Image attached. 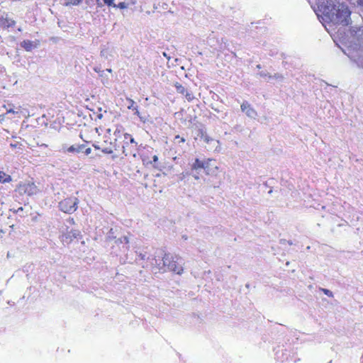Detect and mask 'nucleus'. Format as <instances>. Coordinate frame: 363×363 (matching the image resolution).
Wrapping results in <instances>:
<instances>
[{"instance_id": "nucleus-1", "label": "nucleus", "mask_w": 363, "mask_h": 363, "mask_svg": "<svg viewBox=\"0 0 363 363\" xmlns=\"http://www.w3.org/2000/svg\"><path fill=\"white\" fill-rule=\"evenodd\" d=\"M316 14L328 32L331 35H334L342 44L343 47L339 45L342 50L345 47L339 35L348 34L353 26H362V25L355 24L348 29L345 27L351 20V11L348 6L340 0H319Z\"/></svg>"}, {"instance_id": "nucleus-2", "label": "nucleus", "mask_w": 363, "mask_h": 363, "mask_svg": "<svg viewBox=\"0 0 363 363\" xmlns=\"http://www.w3.org/2000/svg\"><path fill=\"white\" fill-rule=\"evenodd\" d=\"M339 36L345 47L342 52L359 67L363 68V26H353L348 34Z\"/></svg>"}, {"instance_id": "nucleus-3", "label": "nucleus", "mask_w": 363, "mask_h": 363, "mask_svg": "<svg viewBox=\"0 0 363 363\" xmlns=\"http://www.w3.org/2000/svg\"><path fill=\"white\" fill-rule=\"evenodd\" d=\"M180 259L170 255H165L162 259L163 267H167L168 270L174 272L177 274H181L183 272V267Z\"/></svg>"}, {"instance_id": "nucleus-4", "label": "nucleus", "mask_w": 363, "mask_h": 363, "mask_svg": "<svg viewBox=\"0 0 363 363\" xmlns=\"http://www.w3.org/2000/svg\"><path fill=\"white\" fill-rule=\"evenodd\" d=\"M124 139L125 140H129L130 143V147H128L129 143L128 141L124 143L123 145V153L125 155H132L133 157H135L137 155V145L138 143L135 142L134 138L128 133L124 134Z\"/></svg>"}, {"instance_id": "nucleus-5", "label": "nucleus", "mask_w": 363, "mask_h": 363, "mask_svg": "<svg viewBox=\"0 0 363 363\" xmlns=\"http://www.w3.org/2000/svg\"><path fill=\"white\" fill-rule=\"evenodd\" d=\"M78 199L75 197H70L64 199L59 203L60 209L67 213H72L77 208Z\"/></svg>"}, {"instance_id": "nucleus-6", "label": "nucleus", "mask_w": 363, "mask_h": 363, "mask_svg": "<svg viewBox=\"0 0 363 363\" xmlns=\"http://www.w3.org/2000/svg\"><path fill=\"white\" fill-rule=\"evenodd\" d=\"M203 169L207 175L216 176L219 168L215 160L208 159L205 160Z\"/></svg>"}, {"instance_id": "nucleus-7", "label": "nucleus", "mask_w": 363, "mask_h": 363, "mask_svg": "<svg viewBox=\"0 0 363 363\" xmlns=\"http://www.w3.org/2000/svg\"><path fill=\"white\" fill-rule=\"evenodd\" d=\"M37 190L36 186L33 182H24L18 186V191L21 193L27 194L28 195L36 194Z\"/></svg>"}, {"instance_id": "nucleus-8", "label": "nucleus", "mask_w": 363, "mask_h": 363, "mask_svg": "<svg viewBox=\"0 0 363 363\" xmlns=\"http://www.w3.org/2000/svg\"><path fill=\"white\" fill-rule=\"evenodd\" d=\"M82 237L81 233L78 230H71L64 233L61 237L62 242L65 244L70 243L74 239H78Z\"/></svg>"}, {"instance_id": "nucleus-9", "label": "nucleus", "mask_w": 363, "mask_h": 363, "mask_svg": "<svg viewBox=\"0 0 363 363\" xmlns=\"http://www.w3.org/2000/svg\"><path fill=\"white\" fill-rule=\"evenodd\" d=\"M129 240L127 236H122L121 238H117L115 240V245L117 246L120 251L123 253H126L129 250ZM113 246V247H114Z\"/></svg>"}, {"instance_id": "nucleus-10", "label": "nucleus", "mask_w": 363, "mask_h": 363, "mask_svg": "<svg viewBox=\"0 0 363 363\" xmlns=\"http://www.w3.org/2000/svg\"><path fill=\"white\" fill-rule=\"evenodd\" d=\"M39 45L40 41L38 40H25L21 43V48H23L27 52H30L33 50L38 48Z\"/></svg>"}, {"instance_id": "nucleus-11", "label": "nucleus", "mask_w": 363, "mask_h": 363, "mask_svg": "<svg viewBox=\"0 0 363 363\" xmlns=\"http://www.w3.org/2000/svg\"><path fill=\"white\" fill-rule=\"evenodd\" d=\"M241 110L242 112H245L249 118H255L257 116V111L247 101H244L241 104Z\"/></svg>"}, {"instance_id": "nucleus-12", "label": "nucleus", "mask_w": 363, "mask_h": 363, "mask_svg": "<svg viewBox=\"0 0 363 363\" xmlns=\"http://www.w3.org/2000/svg\"><path fill=\"white\" fill-rule=\"evenodd\" d=\"M84 147V145H73L68 147H67L65 145H63L62 150L63 152L79 153L83 152Z\"/></svg>"}, {"instance_id": "nucleus-13", "label": "nucleus", "mask_w": 363, "mask_h": 363, "mask_svg": "<svg viewBox=\"0 0 363 363\" xmlns=\"http://www.w3.org/2000/svg\"><path fill=\"white\" fill-rule=\"evenodd\" d=\"M201 139L207 144L214 143L216 145V151L219 152L220 150V142L217 140H214L210 138L206 133H201Z\"/></svg>"}, {"instance_id": "nucleus-14", "label": "nucleus", "mask_w": 363, "mask_h": 363, "mask_svg": "<svg viewBox=\"0 0 363 363\" xmlns=\"http://www.w3.org/2000/svg\"><path fill=\"white\" fill-rule=\"evenodd\" d=\"M6 113H14V114H22L25 117H27L29 116L28 111L25 108H22L21 106L16 108L15 109L12 108H7Z\"/></svg>"}, {"instance_id": "nucleus-15", "label": "nucleus", "mask_w": 363, "mask_h": 363, "mask_svg": "<svg viewBox=\"0 0 363 363\" xmlns=\"http://www.w3.org/2000/svg\"><path fill=\"white\" fill-rule=\"evenodd\" d=\"M0 24L1 26L4 27V28H9V27L14 26L15 21L12 19L5 18H2L0 21Z\"/></svg>"}, {"instance_id": "nucleus-16", "label": "nucleus", "mask_w": 363, "mask_h": 363, "mask_svg": "<svg viewBox=\"0 0 363 363\" xmlns=\"http://www.w3.org/2000/svg\"><path fill=\"white\" fill-rule=\"evenodd\" d=\"M10 147L15 150L16 152H21L23 150V144L18 141L11 142Z\"/></svg>"}, {"instance_id": "nucleus-17", "label": "nucleus", "mask_w": 363, "mask_h": 363, "mask_svg": "<svg viewBox=\"0 0 363 363\" xmlns=\"http://www.w3.org/2000/svg\"><path fill=\"white\" fill-rule=\"evenodd\" d=\"M204 164H205V160L201 161L199 159H196L195 162H194V164L191 166V169L193 170H196V169H201V168L204 169Z\"/></svg>"}, {"instance_id": "nucleus-18", "label": "nucleus", "mask_w": 363, "mask_h": 363, "mask_svg": "<svg viewBox=\"0 0 363 363\" xmlns=\"http://www.w3.org/2000/svg\"><path fill=\"white\" fill-rule=\"evenodd\" d=\"M11 181V177L10 175L6 174L4 172L0 171V182L6 183Z\"/></svg>"}, {"instance_id": "nucleus-19", "label": "nucleus", "mask_w": 363, "mask_h": 363, "mask_svg": "<svg viewBox=\"0 0 363 363\" xmlns=\"http://www.w3.org/2000/svg\"><path fill=\"white\" fill-rule=\"evenodd\" d=\"M175 88H176L177 92L182 94H184L186 91V89L182 84H180L179 83L175 84Z\"/></svg>"}, {"instance_id": "nucleus-20", "label": "nucleus", "mask_w": 363, "mask_h": 363, "mask_svg": "<svg viewBox=\"0 0 363 363\" xmlns=\"http://www.w3.org/2000/svg\"><path fill=\"white\" fill-rule=\"evenodd\" d=\"M82 0H65L64 4L65 5H77L79 4Z\"/></svg>"}, {"instance_id": "nucleus-21", "label": "nucleus", "mask_w": 363, "mask_h": 363, "mask_svg": "<svg viewBox=\"0 0 363 363\" xmlns=\"http://www.w3.org/2000/svg\"><path fill=\"white\" fill-rule=\"evenodd\" d=\"M133 111H135V114L139 117L140 120L143 123H145L146 122L147 118L145 117H144V116L140 115V113L139 112V111H138L137 107Z\"/></svg>"}, {"instance_id": "nucleus-22", "label": "nucleus", "mask_w": 363, "mask_h": 363, "mask_svg": "<svg viewBox=\"0 0 363 363\" xmlns=\"http://www.w3.org/2000/svg\"><path fill=\"white\" fill-rule=\"evenodd\" d=\"M101 151L105 154H111L113 152L112 147H101Z\"/></svg>"}, {"instance_id": "nucleus-23", "label": "nucleus", "mask_w": 363, "mask_h": 363, "mask_svg": "<svg viewBox=\"0 0 363 363\" xmlns=\"http://www.w3.org/2000/svg\"><path fill=\"white\" fill-rule=\"evenodd\" d=\"M128 101L129 103V104L128 105V109L134 110L137 107L135 106V102L133 100L128 99Z\"/></svg>"}, {"instance_id": "nucleus-24", "label": "nucleus", "mask_w": 363, "mask_h": 363, "mask_svg": "<svg viewBox=\"0 0 363 363\" xmlns=\"http://www.w3.org/2000/svg\"><path fill=\"white\" fill-rule=\"evenodd\" d=\"M184 95H185L186 99L189 101H192L194 98V95L191 92L188 91L187 90L186 91Z\"/></svg>"}, {"instance_id": "nucleus-25", "label": "nucleus", "mask_w": 363, "mask_h": 363, "mask_svg": "<svg viewBox=\"0 0 363 363\" xmlns=\"http://www.w3.org/2000/svg\"><path fill=\"white\" fill-rule=\"evenodd\" d=\"M94 70L96 72L99 73L100 77H104V75L105 74V71L104 70H101V69L99 67H95L94 68Z\"/></svg>"}, {"instance_id": "nucleus-26", "label": "nucleus", "mask_w": 363, "mask_h": 363, "mask_svg": "<svg viewBox=\"0 0 363 363\" xmlns=\"http://www.w3.org/2000/svg\"><path fill=\"white\" fill-rule=\"evenodd\" d=\"M115 0H104V4L108 6L116 7V5L113 3Z\"/></svg>"}, {"instance_id": "nucleus-27", "label": "nucleus", "mask_w": 363, "mask_h": 363, "mask_svg": "<svg viewBox=\"0 0 363 363\" xmlns=\"http://www.w3.org/2000/svg\"><path fill=\"white\" fill-rule=\"evenodd\" d=\"M321 291L328 296L333 297V292L328 289H321Z\"/></svg>"}, {"instance_id": "nucleus-28", "label": "nucleus", "mask_w": 363, "mask_h": 363, "mask_svg": "<svg viewBox=\"0 0 363 363\" xmlns=\"http://www.w3.org/2000/svg\"><path fill=\"white\" fill-rule=\"evenodd\" d=\"M174 141L177 143H184L185 139L184 138H181L179 135H176L174 138Z\"/></svg>"}, {"instance_id": "nucleus-29", "label": "nucleus", "mask_w": 363, "mask_h": 363, "mask_svg": "<svg viewBox=\"0 0 363 363\" xmlns=\"http://www.w3.org/2000/svg\"><path fill=\"white\" fill-rule=\"evenodd\" d=\"M352 4L363 6V0H350Z\"/></svg>"}, {"instance_id": "nucleus-30", "label": "nucleus", "mask_w": 363, "mask_h": 363, "mask_svg": "<svg viewBox=\"0 0 363 363\" xmlns=\"http://www.w3.org/2000/svg\"><path fill=\"white\" fill-rule=\"evenodd\" d=\"M96 118L99 119H101L103 118L102 108H99L98 112L96 113Z\"/></svg>"}, {"instance_id": "nucleus-31", "label": "nucleus", "mask_w": 363, "mask_h": 363, "mask_svg": "<svg viewBox=\"0 0 363 363\" xmlns=\"http://www.w3.org/2000/svg\"><path fill=\"white\" fill-rule=\"evenodd\" d=\"M116 8L125 9V8H127V4L125 2H121L120 4L116 5Z\"/></svg>"}, {"instance_id": "nucleus-32", "label": "nucleus", "mask_w": 363, "mask_h": 363, "mask_svg": "<svg viewBox=\"0 0 363 363\" xmlns=\"http://www.w3.org/2000/svg\"><path fill=\"white\" fill-rule=\"evenodd\" d=\"M112 231H113V229H111V230H110V231H109V233H108V236H107V239H108V240H111V239H112V238H115V237L113 235V232H112Z\"/></svg>"}, {"instance_id": "nucleus-33", "label": "nucleus", "mask_w": 363, "mask_h": 363, "mask_svg": "<svg viewBox=\"0 0 363 363\" xmlns=\"http://www.w3.org/2000/svg\"><path fill=\"white\" fill-rule=\"evenodd\" d=\"M187 174H188V173H187V172H186V173L182 172V173H181V174L179 175V179L180 180H183Z\"/></svg>"}, {"instance_id": "nucleus-34", "label": "nucleus", "mask_w": 363, "mask_h": 363, "mask_svg": "<svg viewBox=\"0 0 363 363\" xmlns=\"http://www.w3.org/2000/svg\"><path fill=\"white\" fill-rule=\"evenodd\" d=\"M91 152V149L90 147L86 148L84 150V153L88 155Z\"/></svg>"}, {"instance_id": "nucleus-35", "label": "nucleus", "mask_w": 363, "mask_h": 363, "mask_svg": "<svg viewBox=\"0 0 363 363\" xmlns=\"http://www.w3.org/2000/svg\"><path fill=\"white\" fill-rule=\"evenodd\" d=\"M138 257L142 259V260H144L145 259V254H143V253H139L138 255Z\"/></svg>"}, {"instance_id": "nucleus-36", "label": "nucleus", "mask_w": 363, "mask_h": 363, "mask_svg": "<svg viewBox=\"0 0 363 363\" xmlns=\"http://www.w3.org/2000/svg\"><path fill=\"white\" fill-rule=\"evenodd\" d=\"M37 145L41 148H47L48 147V145H46L45 143H42V144L37 143Z\"/></svg>"}, {"instance_id": "nucleus-37", "label": "nucleus", "mask_w": 363, "mask_h": 363, "mask_svg": "<svg viewBox=\"0 0 363 363\" xmlns=\"http://www.w3.org/2000/svg\"><path fill=\"white\" fill-rule=\"evenodd\" d=\"M208 145H209V148L211 150H213L216 151V146H215L216 145H214V143H208Z\"/></svg>"}, {"instance_id": "nucleus-38", "label": "nucleus", "mask_w": 363, "mask_h": 363, "mask_svg": "<svg viewBox=\"0 0 363 363\" xmlns=\"http://www.w3.org/2000/svg\"><path fill=\"white\" fill-rule=\"evenodd\" d=\"M153 162H156L158 161V157L157 155H154L152 157Z\"/></svg>"}, {"instance_id": "nucleus-39", "label": "nucleus", "mask_w": 363, "mask_h": 363, "mask_svg": "<svg viewBox=\"0 0 363 363\" xmlns=\"http://www.w3.org/2000/svg\"><path fill=\"white\" fill-rule=\"evenodd\" d=\"M95 149L101 150V147L98 145H93Z\"/></svg>"}, {"instance_id": "nucleus-40", "label": "nucleus", "mask_w": 363, "mask_h": 363, "mask_svg": "<svg viewBox=\"0 0 363 363\" xmlns=\"http://www.w3.org/2000/svg\"><path fill=\"white\" fill-rule=\"evenodd\" d=\"M193 177H194L195 179H199V177L197 174H194Z\"/></svg>"}, {"instance_id": "nucleus-41", "label": "nucleus", "mask_w": 363, "mask_h": 363, "mask_svg": "<svg viewBox=\"0 0 363 363\" xmlns=\"http://www.w3.org/2000/svg\"><path fill=\"white\" fill-rule=\"evenodd\" d=\"M29 147L33 152H35V150L33 149V147H34L33 145H29Z\"/></svg>"}, {"instance_id": "nucleus-42", "label": "nucleus", "mask_w": 363, "mask_h": 363, "mask_svg": "<svg viewBox=\"0 0 363 363\" xmlns=\"http://www.w3.org/2000/svg\"><path fill=\"white\" fill-rule=\"evenodd\" d=\"M105 72H108L109 73H111L112 72L111 69H107Z\"/></svg>"}, {"instance_id": "nucleus-43", "label": "nucleus", "mask_w": 363, "mask_h": 363, "mask_svg": "<svg viewBox=\"0 0 363 363\" xmlns=\"http://www.w3.org/2000/svg\"><path fill=\"white\" fill-rule=\"evenodd\" d=\"M260 76H261V77H265V76H266V74H263V73H260Z\"/></svg>"}, {"instance_id": "nucleus-44", "label": "nucleus", "mask_w": 363, "mask_h": 363, "mask_svg": "<svg viewBox=\"0 0 363 363\" xmlns=\"http://www.w3.org/2000/svg\"><path fill=\"white\" fill-rule=\"evenodd\" d=\"M45 154L46 156L49 155V152H45Z\"/></svg>"}]
</instances>
